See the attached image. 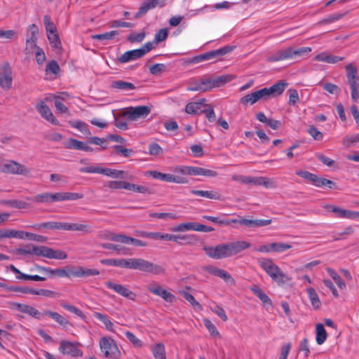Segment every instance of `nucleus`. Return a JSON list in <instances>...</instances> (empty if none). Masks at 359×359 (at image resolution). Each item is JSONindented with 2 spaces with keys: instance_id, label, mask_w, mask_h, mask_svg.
<instances>
[{
  "instance_id": "obj_1",
  "label": "nucleus",
  "mask_w": 359,
  "mask_h": 359,
  "mask_svg": "<svg viewBox=\"0 0 359 359\" xmlns=\"http://www.w3.org/2000/svg\"><path fill=\"white\" fill-rule=\"evenodd\" d=\"M287 86L286 82L280 81L269 88H263L245 95L240 99V103L243 105H252L259 100H266L271 96L280 95L283 93Z\"/></svg>"
},
{
  "instance_id": "obj_2",
  "label": "nucleus",
  "mask_w": 359,
  "mask_h": 359,
  "mask_svg": "<svg viewBox=\"0 0 359 359\" xmlns=\"http://www.w3.org/2000/svg\"><path fill=\"white\" fill-rule=\"evenodd\" d=\"M17 253L20 255H34L48 259H65L67 258V255L64 251L55 250L43 245L36 246L32 244L18 248Z\"/></svg>"
},
{
  "instance_id": "obj_3",
  "label": "nucleus",
  "mask_w": 359,
  "mask_h": 359,
  "mask_svg": "<svg viewBox=\"0 0 359 359\" xmlns=\"http://www.w3.org/2000/svg\"><path fill=\"white\" fill-rule=\"evenodd\" d=\"M128 269L138 270L154 275H160L165 273V269L161 265L152 263L142 258L128 259Z\"/></svg>"
},
{
  "instance_id": "obj_4",
  "label": "nucleus",
  "mask_w": 359,
  "mask_h": 359,
  "mask_svg": "<svg viewBox=\"0 0 359 359\" xmlns=\"http://www.w3.org/2000/svg\"><path fill=\"white\" fill-rule=\"evenodd\" d=\"M312 50L310 47H301L294 49L292 47H288L285 49L278 50L275 54L268 58L269 62H274L283 60L297 59L304 55H307Z\"/></svg>"
},
{
  "instance_id": "obj_5",
  "label": "nucleus",
  "mask_w": 359,
  "mask_h": 359,
  "mask_svg": "<svg viewBox=\"0 0 359 359\" xmlns=\"http://www.w3.org/2000/svg\"><path fill=\"white\" fill-rule=\"evenodd\" d=\"M0 172L7 175L28 177L31 175V169L18 161L8 159L4 162L0 163Z\"/></svg>"
},
{
  "instance_id": "obj_6",
  "label": "nucleus",
  "mask_w": 359,
  "mask_h": 359,
  "mask_svg": "<svg viewBox=\"0 0 359 359\" xmlns=\"http://www.w3.org/2000/svg\"><path fill=\"white\" fill-rule=\"evenodd\" d=\"M99 346L104 357L108 359H120L121 353L116 341L110 337L100 339Z\"/></svg>"
},
{
  "instance_id": "obj_7",
  "label": "nucleus",
  "mask_w": 359,
  "mask_h": 359,
  "mask_svg": "<svg viewBox=\"0 0 359 359\" xmlns=\"http://www.w3.org/2000/svg\"><path fill=\"white\" fill-rule=\"evenodd\" d=\"M347 82L351 91V99L356 102L359 99V76L357 67L353 63L345 66Z\"/></svg>"
},
{
  "instance_id": "obj_8",
  "label": "nucleus",
  "mask_w": 359,
  "mask_h": 359,
  "mask_svg": "<svg viewBox=\"0 0 359 359\" xmlns=\"http://www.w3.org/2000/svg\"><path fill=\"white\" fill-rule=\"evenodd\" d=\"M203 250L208 257L215 259L232 257L229 243L219 244L215 247L206 245L203 247Z\"/></svg>"
},
{
  "instance_id": "obj_9",
  "label": "nucleus",
  "mask_w": 359,
  "mask_h": 359,
  "mask_svg": "<svg viewBox=\"0 0 359 359\" xmlns=\"http://www.w3.org/2000/svg\"><path fill=\"white\" fill-rule=\"evenodd\" d=\"M235 48V46H225L219 49L194 56L189 60V63L196 64L205 60H209L215 57H221L231 53Z\"/></svg>"
},
{
  "instance_id": "obj_10",
  "label": "nucleus",
  "mask_w": 359,
  "mask_h": 359,
  "mask_svg": "<svg viewBox=\"0 0 359 359\" xmlns=\"http://www.w3.org/2000/svg\"><path fill=\"white\" fill-rule=\"evenodd\" d=\"M175 172L182 175H202L207 177L217 176V172L215 170L194 166H177L175 169Z\"/></svg>"
},
{
  "instance_id": "obj_11",
  "label": "nucleus",
  "mask_w": 359,
  "mask_h": 359,
  "mask_svg": "<svg viewBox=\"0 0 359 359\" xmlns=\"http://www.w3.org/2000/svg\"><path fill=\"white\" fill-rule=\"evenodd\" d=\"M13 71L10 64L4 62L0 64V88L9 90L13 85Z\"/></svg>"
},
{
  "instance_id": "obj_12",
  "label": "nucleus",
  "mask_w": 359,
  "mask_h": 359,
  "mask_svg": "<svg viewBox=\"0 0 359 359\" xmlns=\"http://www.w3.org/2000/svg\"><path fill=\"white\" fill-rule=\"evenodd\" d=\"M147 175L151 177L155 180H158L166 182H173L176 184H188L189 179L186 177L175 175L169 173H163L157 170H150L147 172Z\"/></svg>"
},
{
  "instance_id": "obj_13",
  "label": "nucleus",
  "mask_w": 359,
  "mask_h": 359,
  "mask_svg": "<svg viewBox=\"0 0 359 359\" xmlns=\"http://www.w3.org/2000/svg\"><path fill=\"white\" fill-rule=\"evenodd\" d=\"M151 112V108L148 106L141 105L130 107L124 109L123 115L128 120L137 121L140 118H146Z\"/></svg>"
},
{
  "instance_id": "obj_14",
  "label": "nucleus",
  "mask_w": 359,
  "mask_h": 359,
  "mask_svg": "<svg viewBox=\"0 0 359 359\" xmlns=\"http://www.w3.org/2000/svg\"><path fill=\"white\" fill-rule=\"evenodd\" d=\"M147 290L151 294L162 298L165 302L172 303L175 301V297L170 292L164 289L158 283L153 281L148 284Z\"/></svg>"
},
{
  "instance_id": "obj_15",
  "label": "nucleus",
  "mask_w": 359,
  "mask_h": 359,
  "mask_svg": "<svg viewBox=\"0 0 359 359\" xmlns=\"http://www.w3.org/2000/svg\"><path fill=\"white\" fill-rule=\"evenodd\" d=\"M8 306L12 310L18 311L22 313H26L32 318L36 319L41 318V313L32 306L15 302H8Z\"/></svg>"
},
{
  "instance_id": "obj_16",
  "label": "nucleus",
  "mask_w": 359,
  "mask_h": 359,
  "mask_svg": "<svg viewBox=\"0 0 359 359\" xmlns=\"http://www.w3.org/2000/svg\"><path fill=\"white\" fill-rule=\"evenodd\" d=\"M104 284L109 289L112 290L119 295L130 300L135 301L137 296L136 294L128 289L126 286L111 281H107Z\"/></svg>"
},
{
  "instance_id": "obj_17",
  "label": "nucleus",
  "mask_w": 359,
  "mask_h": 359,
  "mask_svg": "<svg viewBox=\"0 0 359 359\" xmlns=\"http://www.w3.org/2000/svg\"><path fill=\"white\" fill-rule=\"evenodd\" d=\"M35 108L41 116L46 119L47 121L51 123L53 125H60L59 121L55 117L49 107L46 105L43 101H40L38 102L36 104Z\"/></svg>"
},
{
  "instance_id": "obj_18",
  "label": "nucleus",
  "mask_w": 359,
  "mask_h": 359,
  "mask_svg": "<svg viewBox=\"0 0 359 359\" xmlns=\"http://www.w3.org/2000/svg\"><path fill=\"white\" fill-rule=\"evenodd\" d=\"M59 351L63 354L70 355L74 357L81 356L83 352L78 348L77 344L62 340L60 343Z\"/></svg>"
},
{
  "instance_id": "obj_19",
  "label": "nucleus",
  "mask_w": 359,
  "mask_h": 359,
  "mask_svg": "<svg viewBox=\"0 0 359 359\" xmlns=\"http://www.w3.org/2000/svg\"><path fill=\"white\" fill-rule=\"evenodd\" d=\"M36 269L50 277L57 276L60 278H70V268L52 269L48 267L36 266Z\"/></svg>"
},
{
  "instance_id": "obj_20",
  "label": "nucleus",
  "mask_w": 359,
  "mask_h": 359,
  "mask_svg": "<svg viewBox=\"0 0 359 359\" xmlns=\"http://www.w3.org/2000/svg\"><path fill=\"white\" fill-rule=\"evenodd\" d=\"M99 274L100 271L96 269H88L83 266H74L70 268V278H84L98 276Z\"/></svg>"
},
{
  "instance_id": "obj_21",
  "label": "nucleus",
  "mask_w": 359,
  "mask_h": 359,
  "mask_svg": "<svg viewBox=\"0 0 359 359\" xmlns=\"http://www.w3.org/2000/svg\"><path fill=\"white\" fill-rule=\"evenodd\" d=\"M109 239L112 241L118 242L125 244H132L135 246L144 247L147 243L139 239L133 238L123 234H111Z\"/></svg>"
},
{
  "instance_id": "obj_22",
  "label": "nucleus",
  "mask_w": 359,
  "mask_h": 359,
  "mask_svg": "<svg viewBox=\"0 0 359 359\" xmlns=\"http://www.w3.org/2000/svg\"><path fill=\"white\" fill-rule=\"evenodd\" d=\"M167 0H145L136 13V17H140L144 15L149 10L156 6L163 7L165 5Z\"/></svg>"
},
{
  "instance_id": "obj_23",
  "label": "nucleus",
  "mask_w": 359,
  "mask_h": 359,
  "mask_svg": "<svg viewBox=\"0 0 359 359\" xmlns=\"http://www.w3.org/2000/svg\"><path fill=\"white\" fill-rule=\"evenodd\" d=\"M323 208L328 212L334 213V217L337 218L351 219L352 210L343 209L332 204L324 205Z\"/></svg>"
},
{
  "instance_id": "obj_24",
  "label": "nucleus",
  "mask_w": 359,
  "mask_h": 359,
  "mask_svg": "<svg viewBox=\"0 0 359 359\" xmlns=\"http://www.w3.org/2000/svg\"><path fill=\"white\" fill-rule=\"evenodd\" d=\"M262 269L271 278L280 269L271 259H262L258 262Z\"/></svg>"
},
{
  "instance_id": "obj_25",
  "label": "nucleus",
  "mask_w": 359,
  "mask_h": 359,
  "mask_svg": "<svg viewBox=\"0 0 359 359\" xmlns=\"http://www.w3.org/2000/svg\"><path fill=\"white\" fill-rule=\"evenodd\" d=\"M208 272L215 276L221 278L226 283L231 285H235L236 283L234 278L231 276V274L224 269L211 266L208 269Z\"/></svg>"
},
{
  "instance_id": "obj_26",
  "label": "nucleus",
  "mask_w": 359,
  "mask_h": 359,
  "mask_svg": "<svg viewBox=\"0 0 359 359\" xmlns=\"http://www.w3.org/2000/svg\"><path fill=\"white\" fill-rule=\"evenodd\" d=\"M10 269L12 272L17 274L16 278L18 280H34V281H44L46 278L40 276L39 275H28L21 272L18 268H16L14 265H10Z\"/></svg>"
},
{
  "instance_id": "obj_27",
  "label": "nucleus",
  "mask_w": 359,
  "mask_h": 359,
  "mask_svg": "<svg viewBox=\"0 0 359 359\" xmlns=\"http://www.w3.org/2000/svg\"><path fill=\"white\" fill-rule=\"evenodd\" d=\"M65 231H81L89 233L93 231L92 226L88 224L65 222Z\"/></svg>"
},
{
  "instance_id": "obj_28",
  "label": "nucleus",
  "mask_w": 359,
  "mask_h": 359,
  "mask_svg": "<svg viewBox=\"0 0 359 359\" xmlns=\"http://www.w3.org/2000/svg\"><path fill=\"white\" fill-rule=\"evenodd\" d=\"M355 229L352 226H348L341 231H334L331 233V236L334 241L347 239L351 235L353 234Z\"/></svg>"
},
{
  "instance_id": "obj_29",
  "label": "nucleus",
  "mask_w": 359,
  "mask_h": 359,
  "mask_svg": "<svg viewBox=\"0 0 359 359\" xmlns=\"http://www.w3.org/2000/svg\"><path fill=\"white\" fill-rule=\"evenodd\" d=\"M143 57L142 52L138 49L131 50L125 52L118 57V62L121 63H126L132 60H135Z\"/></svg>"
},
{
  "instance_id": "obj_30",
  "label": "nucleus",
  "mask_w": 359,
  "mask_h": 359,
  "mask_svg": "<svg viewBox=\"0 0 359 359\" xmlns=\"http://www.w3.org/2000/svg\"><path fill=\"white\" fill-rule=\"evenodd\" d=\"M232 257L248 249L251 243L246 241H236L229 243Z\"/></svg>"
},
{
  "instance_id": "obj_31",
  "label": "nucleus",
  "mask_w": 359,
  "mask_h": 359,
  "mask_svg": "<svg viewBox=\"0 0 359 359\" xmlns=\"http://www.w3.org/2000/svg\"><path fill=\"white\" fill-rule=\"evenodd\" d=\"M205 100L201 99L197 102H192L188 103L185 107V111L189 114H197L199 113H202L203 109V107L205 105Z\"/></svg>"
},
{
  "instance_id": "obj_32",
  "label": "nucleus",
  "mask_w": 359,
  "mask_h": 359,
  "mask_svg": "<svg viewBox=\"0 0 359 359\" xmlns=\"http://www.w3.org/2000/svg\"><path fill=\"white\" fill-rule=\"evenodd\" d=\"M236 76L233 74H224L212 78V88H219L224 86L226 83L233 81Z\"/></svg>"
},
{
  "instance_id": "obj_33",
  "label": "nucleus",
  "mask_w": 359,
  "mask_h": 359,
  "mask_svg": "<svg viewBox=\"0 0 359 359\" xmlns=\"http://www.w3.org/2000/svg\"><path fill=\"white\" fill-rule=\"evenodd\" d=\"M67 148L81 150L84 151H93V148L88 146L86 143L77 140L76 139H70L67 144Z\"/></svg>"
},
{
  "instance_id": "obj_34",
  "label": "nucleus",
  "mask_w": 359,
  "mask_h": 359,
  "mask_svg": "<svg viewBox=\"0 0 359 359\" xmlns=\"http://www.w3.org/2000/svg\"><path fill=\"white\" fill-rule=\"evenodd\" d=\"M44 315L48 316L50 317L53 320H54L56 323H57L63 327H67L69 325H71V323L69 321L66 319L64 316L60 315V313L52 311L50 310L46 311L43 313Z\"/></svg>"
},
{
  "instance_id": "obj_35",
  "label": "nucleus",
  "mask_w": 359,
  "mask_h": 359,
  "mask_svg": "<svg viewBox=\"0 0 359 359\" xmlns=\"http://www.w3.org/2000/svg\"><path fill=\"white\" fill-rule=\"evenodd\" d=\"M93 316L104 325V327L107 330L110 332L114 331V323L111 321L107 315L95 311L93 313Z\"/></svg>"
},
{
  "instance_id": "obj_36",
  "label": "nucleus",
  "mask_w": 359,
  "mask_h": 359,
  "mask_svg": "<svg viewBox=\"0 0 359 359\" xmlns=\"http://www.w3.org/2000/svg\"><path fill=\"white\" fill-rule=\"evenodd\" d=\"M51 47L56 53L62 51V43L57 32L47 34Z\"/></svg>"
},
{
  "instance_id": "obj_37",
  "label": "nucleus",
  "mask_w": 359,
  "mask_h": 359,
  "mask_svg": "<svg viewBox=\"0 0 359 359\" xmlns=\"http://www.w3.org/2000/svg\"><path fill=\"white\" fill-rule=\"evenodd\" d=\"M252 184L258 186H263L265 188H275L276 183L272 179L265 177H252Z\"/></svg>"
},
{
  "instance_id": "obj_38",
  "label": "nucleus",
  "mask_w": 359,
  "mask_h": 359,
  "mask_svg": "<svg viewBox=\"0 0 359 359\" xmlns=\"http://www.w3.org/2000/svg\"><path fill=\"white\" fill-rule=\"evenodd\" d=\"M151 351L155 359H166L165 346L162 343H157L151 346Z\"/></svg>"
},
{
  "instance_id": "obj_39",
  "label": "nucleus",
  "mask_w": 359,
  "mask_h": 359,
  "mask_svg": "<svg viewBox=\"0 0 359 359\" xmlns=\"http://www.w3.org/2000/svg\"><path fill=\"white\" fill-rule=\"evenodd\" d=\"M251 291L256 295L264 304L271 305L272 302L269 296L257 285L250 287Z\"/></svg>"
},
{
  "instance_id": "obj_40",
  "label": "nucleus",
  "mask_w": 359,
  "mask_h": 359,
  "mask_svg": "<svg viewBox=\"0 0 359 359\" xmlns=\"http://www.w3.org/2000/svg\"><path fill=\"white\" fill-rule=\"evenodd\" d=\"M198 223L197 222H185L181 223L175 226H173L171 230L173 232H184L186 231H197Z\"/></svg>"
},
{
  "instance_id": "obj_41",
  "label": "nucleus",
  "mask_w": 359,
  "mask_h": 359,
  "mask_svg": "<svg viewBox=\"0 0 359 359\" xmlns=\"http://www.w3.org/2000/svg\"><path fill=\"white\" fill-rule=\"evenodd\" d=\"M101 264L128 269V259H105L100 260Z\"/></svg>"
},
{
  "instance_id": "obj_42",
  "label": "nucleus",
  "mask_w": 359,
  "mask_h": 359,
  "mask_svg": "<svg viewBox=\"0 0 359 359\" xmlns=\"http://www.w3.org/2000/svg\"><path fill=\"white\" fill-rule=\"evenodd\" d=\"M195 236L190 234H172L171 241L180 244H191L194 241Z\"/></svg>"
},
{
  "instance_id": "obj_43",
  "label": "nucleus",
  "mask_w": 359,
  "mask_h": 359,
  "mask_svg": "<svg viewBox=\"0 0 359 359\" xmlns=\"http://www.w3.org/2000/svg\"><path fill=\"white\" fill-rule=\"evenodd\" d=\"M191 194L195 196L204 197L209 199L220 200L221 195L213 191L192 190Z\"/></svg>"
},
{
  "instance_id": "obj_44",
  "label": "nucleus",
  "mask_w": 359,
  "mask_h": 359,
  "mask_svg": "<svg viewBox=\"0 0 359 359\" xmlns=\"http://www.w3.org/2000/svg\"><path fill=\"white\" fill-rule=\"evenodd\" d=\"M141 236L147 238H151L156 240L171 241L172 234L161 233L160 232H142Z\"/></svg>"
},
{
  "instance_id": "obj_45",
  "label": "nucleus",
  "mask_w": 359,
  "mask_h": 359,
  "mask_svg": "<svg viewBox=\"0 0 359 359\" xmlns=\"http://www.w3.org/2000/svg\"><path fill=\"white\" fill-rule=\"evenodd\" d=\"M313 185L318 187H327L330 189L335 188L336 187V184L333 181L323 177H319L316 175L313 180Z\"/></svg>"
},
{
  "instance_id": "obj_46",
  "label": "nucleus",
  "mask_w": 359,
  "mask_h": 359,
  "mask_svg": "<svg viewBox=\"0 0 359 359\" xmlns=\"http://www.w3.org/2000/svg\"><path fill=\"white\" fill-rule=\"evenodd\" d=\"M316 342L318 344H323L327 339L326 330L321 323H318L316 327Z\"/></svg>"
},
{
  "instance_id": "obj_47",
  "label": "nucleus",
  "mask_w": 359,
  "mask_h": 359,
  "mask_svg": "<svg viewBox=\"0 0 359 359\" xmlns=\"http://www.w3.org/2000/svg\"><path fill=\"white\" fill-rule=\"evenodd\" d=\"M306 292L313 307L315 309L320 308L321 302L316 291L313 287H309L306 289Z\"/></svg>"
},
{
  "instance_id": "obj_48",
  "label": "nucleus",
  "mask_w": 359,
  "mask_h": 359,
  "mask_svg": "<svg viewBox=\"0 0 359 359\" xmlns=\"http://www.w3.org/2000/svg\"><path fill=\"white\" fill-rule=\"evenodd\" d=\"M111 86L113 88L126 91L132 90L135 88L133 83L121 80L113 81Z\"/></svg>"
},
{
  "instance_id": "obj_49",
  "label": "nucleus",
  "mask_w": 359,
  "mask_h": 359,
  "mask_svg": "<svg viewBox=\"0 0 359 359\" xmlns=\"http://www.w3.org/2000/svg\"><path fill=\"white\" fill-rule=\"evenodd\" d=\"M326 271L340 289H344L346 287L345 282L333 269L328 267L326 269Z\"/></svg>"
},
{
  "instance_id": "obj_50",
  "label": "nucleus",
  "mask_w": 359,
  "mask_h": 359,
  "mask_svg": "<svg viewBox=\"0 0 359 359\" xmlns=\"http://www.w3.org/2000/svg\"><path fill=\"white\" fill-rule=\"evenodd\" d=\"M27 198L28 200H32V201H35L36 203H46V204L52 203L51 195H50V193H49V192L42 193V194L36 195L33 198L27 197Z\"/></svg>"
},
{
  "instance_id": "obj_51",
  "label": "nucleus",
  "mask_w": 359,
  "mask_h": 359,
  "mask_svg": "<svg viewBox=\"0 0 359 359\" xmlns=\"http://www.w3.org/2000/svg\"><path fill=\"white\" fill-rule=\"evenodd\" d=\"M3 203L11 208L18 209H25L29 207V204L27 202L21 200H6Z\"/></svg>"
},
{
  "instance_id": "obj_52",
  "label": "nucleus",
  "mask_w": 359,
  "mask_h": 359,
  "mask_svg": "<svg viewBox=\"0 0 359 359\" xmlns=\"http://www.w3.org/2000/svg\"><path fill=\"white\" fill-rule=\"evenodd\" d=\"M119 32L117 30H112L103 34H95L92 36V39L99 41L112 40Z\"/></svg>"
},
{
  "instance_id": "obj_53",
  "label": "nucleus",
  "mask_w": 359,
  "mask_h": 359,
  "mask_svg": "<svg viewBox=\"0 0 359 359\" xmlns=\"http://www.w3.org/2000/svg\"><path fill=\"white\" fill-rule=\"evenodd\" d=\"M39 29L35 24L29 25L26 33V40L37 41Z\"/></svg>"
},
{
  "instance_id": "obj_54",
  "label": "nucleus",
  "mask_w": 359,
  "mask_h": 359,
  "mask_svg": "<svg viewBox=\"0 0 359 359\" xmlns=\"http://www.w3.org/2000/svg\"><path fill=\"white\" fill-rule=\"evenodd\" d=\"M203 323L212 337L218 339L221 338V335L218 332L217 327L209 319H204Z\"/></svg>"
},
{
  "instance_id": "obj_55",
  "label": "nucleus",
  "mask_w": 359,
  "mask_h": 359,
  "mask_svg": "<svg viewBox=\"0 0 359 359\" xmlns=\"http://www.w3.org/2000/svg\"><path fill=\"white\" fill-rule=\"evenodd\" d=\"M271 279L276 282L278 285H283L290 281L291 278L284 273L280 269L276 273L275 276L271 277Z\"/></svg>"
},
{
  "instance_id": "obj_56",
  "label": "nucleus",
  "mask_w": 359,
  "mask_h": 359,
  "mask_svg": "<svg viewBox=\"0 0 359 359\" xmlns=\"http://www.w3.org/2000/svg\"><path fill=\"white\" fill-rule=\"evenodd\" d=\"M100 174H102V175L108 176V177L119 178V177H122V175L123 174V171L114 170V169H111V168H100Z\"/></svg>"
},
{
  "instance_id": "obj_57",
  "label": "nucleus",
  "mask_w": 359,
  "mask_h": 359,
  "mask_svg": "<svg viewBox=\"0 0 359 359\" xmlns=\"http://www.w3.org/2000/svg\"><path fill=\"white\" fill-rule=\"evenodd\" d=\"M44 229H57L65 231V222H46L42 223Z\"/></svg>"
},
{
  "instance_id": "obj_58",
  "label": "nucleus",
  "mask_w": 359,
  "mask_h": 359,
  "mask_svg": "<svg viewBox=\"0 0 359 359\" xmlns=\"http://www.w3.org/2000/svg\"><path fill=\"white\" fill-rule=\"evenodd\" d=\"M231 224H238L249 228H254L255 219L248 218L231 219Z\"/></svg>"
},
{
  "instance_id": "obj_59",
  "label": "nucleus",
  "mask_w": 359,
  "mask_h": 359,
  "mask_svg": "<svg viewBox=\"0 0 359 359\" xmlns=\"http://www.w3.org/2000/svg\"><path fill=\"white\" fill-rule=\"evenodd\" d=\"M61 306L62 308H64L67 311H68L72 313H74L75 315H76L77 316L80 317L82 319L86 318V316L84 315L83 311H81L80 309H79L78 308H76V306H74L73 305L66 304V303H62Z\"/></svg>"
},
{
  "instance_id": "obj_60",
  "label": "nucleus",
  "mask_w": 359,
  "mask_h": 359,
  "mask_svg": "<svg viewBox=\"0 0 359 359\" xmlns=\"http://www.w3.org/2000/svg\"><path fill=\"white\" fill-rule=\"evenodd\" d=\"M72 126L78 129L85 135H90V132L88 128V125L84 122L76 121L72 123Z\"/></svg>"
},
{
  "instance_id": "obj_61",
  "label": "nucleus",
  "mask_w": 359,
  "mask_h": 359,
  "mask_svg": "<svg viewBox=\"0 0 359 359\" xmlns=\"http://www.w3.org/2000/svg\"><path fill=\"white\" fill-rule=\"evenodd\" d=\"M292 246L285 243H271L272 252H283L287 250H289Z\"/></svg>"
},
{
  "instance_id": "obj_62",
  "label": "nucleus",
  "mask_w": 359,
  "mask_h": 359,
  "mask_svg": "<svg viewBox=\"0 0 359 359\" xmlns=\"http://www.w3.org/2000/svg\"><path fill=\"white\" fill-rule=\"evenodd\" d=\"M168 36V32L166 28H163L158 30L154 36V43L157 44L160 42L165 41Z\"/></svg>"
},
{
  "instance_id": "obj_63",
  "label": "nucleus",
  "mask_w": 359,
  "mask_h": 359,
  "mask_svg": "<svg viewBox=\"0 0 359 359\" xmlns=\"http://www.w3.org/2000/svg\"><path fill=\"white\" fill-rule=\"evenodd\" d=\"M146 34L144 32H140L138 33L133 32L128 36V40L131 43H139L142 42L145 38Z\"/></svg>"
},
{
  "instance_id": "obj_64",
  "label": "nucleus",
  "mask_w": 359,
  "mask_h": 359,
  "mask_svg": "<svg viewBox=\"0 0 359 359\" xmlns=\"http://www.w3.org/2000/svg\"><path fill=\"white\" fill-rule=\"evenodd\" d=\"M307 132L315 140L319 141L323 138V133L314 126H310Z\"/></svg>"
}]
</instances>
